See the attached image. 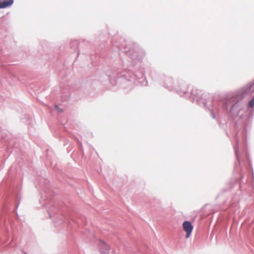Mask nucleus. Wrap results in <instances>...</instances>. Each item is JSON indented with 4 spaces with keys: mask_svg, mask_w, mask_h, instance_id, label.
<instances>
[{
    "mask_svg": "<svg viewBox=\"0 0 254 254\" xmlns=\"http://www.w3.org/2000/svg\"><path fill=\"white\" fill-rule=\"evenodd\" d=\"M103 245H104L107 248H108V246H107L104 243H103Z\"/></svg>",
    "mask_w": 254,
    "mask_h": 254,
    "instance_id": "5",
    "label": "nucleus"
},
{
    "mask_svg": "<svg viewBox=\"0 0 254 254\" xmlns=\"http://www.w3.org/2000/svg\"><path fill=\"white\" fill-rule=\"evenodd\" d=\"M253 93H254V82L252 84L248 85L246 86L243 89L242 94L244 95L248 94L252 95Z\"/></svg>",
    "mask_w": 254,
    "mask_h": 254,
    "instance_id": "2",
    "label": "nucleus"
},
{
    "mask_svg": "<svg viewBox=\"0 0 254 254\" xmlns=\"http://www.w3.org/2000/svg\"><path fill=\"white\" fill-rule=\"evenodd\" d=\"M249 105L251 108L254 107V98H253L249 102Z\"/></svg>",
    "mask_w": 254,
    "mask_h": 254,
    "instance_id": "4",
    "label": "nucleus"
},
{
    "mask_svg": "<svg viewBox=\"0 0 254 254\" xmlns=\"http://www.w3.org/2000/svg\"><path fill=\"white\" fill-rule=\"evenodd\" d=\"M13 3V0H0V8L9 7Z\"/></svg>",
    "mask_w": 254,
    "mask_h": 254,
    "instance_id": "3",
    "label": "nucleus"
},
{
    "mask_svg": "<svg viewBox=\"0 0 254 254\" xmlns=\"http://www.w3.org/2000/svg\"><path fill=\"white\" fill-rule=\"evenodd\" d=\"M183 228L184 230L186 232V238H188L190 237L192 231L193 227L191 223L189 221H185L183 223Z\"/></svg>",
    "mask_w": 254,
    "mask_h": 254,
    "instance_id": "1",
    "label": "nucleus"
}]
</instances>
